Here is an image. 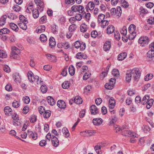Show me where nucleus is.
Listing matches in <instances>:
<instances>
[{
	"label": "nucleus",
	"instance_id": "13d9d810",
	"mask_svg": "<svg viewBox=\"0 0 154 154\" xmlns=\"http://www.w3.org/2000/svg\"><path fill=\"white\" fill-rule=\"evenodd\" d=\"M37 117L35 115H32L30 119V121L31 123H34L36 121Z\"/></svg>",
	"mask_w": 154,
	"mask_h": 154
},
{
	"label": "nucleus",
	"instance_id": "de8ad7c7",
	"mask_svg": "<svg viewBox=\"0 0 154 154\" xmlns=\"http://www.w3.org/2000/svg\"><path fill=\"white\" fill-rule=\"evenodd\" d=\"M122 12L121 8L120 7H117L116 9V15L119 17H120Z\"/></svg>",
	"mask_w": 154,
	"mask_h": 154
},
{
	"label": "nucleus",
	"instance_id": "2eb2a0df",
	"mask_svg": "<svg viewBox=\"0 0 154 154\" xmlns=\"http://www.w3.org/2000/svg\"><path fill=\"white\" fill-rule=\"evenodd\" d=\"M90 110L91 114L95 115L98 112V109L95 105H92L90 108Z\"/></svg>",
	"mask_w": 154,
	"mask_h": 154
},
{
	"label": "nucleus",
	"instance_id": "4be33fe9",
	"mask_svg": "<svg viewBox=\"0 0 154 154\" xmlns=\"http://www.w3.org/2000/svg\"><path fill=\"white\" fill-rule=\"evenodd\" d=\"M7 17V16L6 15H4L1 17L0 19V26H2L5 25L6 23Z\"/></svg>",
	"mask_w": 154,
	"mask_h": 154
},
{
	"label": "nucleus",
	"instance_id": "c9c22d12",
	"mask_svg": "<svg viewBox=\"0 0 154 154\" xmlns=\"http://www.w3.org/2000/svg\"><path fill=\"white\" fill-rule=\"evenodd\" d=\"M7 55L5 51L0 50V61H1L3 58H6Z\"/></svg>",
	"mask_w": 154,
	"mask_h": 154
},
{
	"label": "nucleus",
	"instance_id": "473e14b6",
	"mask_svg": "<svg viewBox=\"0 0 154 154\" xmlns=\"http://www.w3.org/2000/svg\"><path fill=\"white\" fill-rule=\"evenodd\" d=\"M62 131L65 137H68L69 136V134L67 128H63L62 130Z\"/></svg>",
	"mask_w": 154,
	"mask_h": 154
},
{
	"label": "nucleus",
	"instance_id": "72a5a7b5",
	"mask_svg": "<svg viewBox=\"0 0 154 154\" xmlns=\"http://www.w3.org/2000/svg\"><path fill=\"white\" fill-rule=\"evenodd\" d=\"M88 27L85 23H82L80 26V30L82 32H85L87 30Z\"/></svg>",
	"mask_w": 154,
	"mask_h": 154
},
{
	"label": "nucleus",
	"instance_id": "e2e57ef3",
	"mask_svg": "<svg viewBox=\"0 0 154 154\" xmlns=\"http://www.w3.org/2000/svg\"><path fill=\"white\" fill-rule=\"evenodd\" d=\"M118 118L115 116H113L112 117V119L111 121L110 122V125L114 124L117 121Z\"/></svg>",
	"mask_w": 154,
	"mask_h": 154
},
{
	"label": "nucleus",
	"instance_id": "052dcab7",
	"mask_svg": "<svg viewBox=\"0 0 154 154\" xmlns=\"http://www.w3.org/2000/svg\"><path fill=\"white\" fill-rule=\"evenodd\" d=\"M23 100H24V102L26 104L29 103L30 101V99L29 97L27 96L24 97Z\"/></svg>",
	"mask_w": 154,
	"mask_h": 154
},
{
	"label": "nucleus",
	"instance_id": "a878e982",
	"mask_svg": "<svg viewBox=\"0 0 154 154\" xmlns=\"http://www.w3.org/2000/svg\"><path fill=\"white\" fill-rule=\"evenodd\" d=\"M76 57L78 59H86L87 57V55L85 54H84L81 52H79L76 54Z\"/></svg>",
	"mask_w": 154,
	"mask_h": 154
},
{
	"label": "nucleus",
	"instance_id": "6e6552de",
	"mask_svg": "<svg viewBox=\"0 0 154 154\" xmlns=\"http://www.w3.org/2000/svg\"><path fill=\"white\" fill-rule=\"evenodd\" d=\"M28 136L33 140H36L37 138V134L36 132H33L31 130L28 131Z\"/></svg>",
	"mask_w": 154,
	"mask_h": 154
},
{
	"label": "nucleus",
	"instance_id": "603ef678",
	"mask_svg": "<svg viewBox=\"0 0 154 154\" xmlns=\"http://www.w3.org/2000/svg\"><path fill=\"white\" fill-rule=\"evenodd\" d=\"M101 26L103 28H104L105 26H107L109 24L108 21L104 20L101 23Z\"/></svg>",
	"mask_w": 154,
	"mask_h": 154
},
{
	"label": "nucleus",
	"instance_id": "c756f323",
	"mask_svg": "<svg viewBox=\"0 0 154 154\" xmlns=\"http://www.w3.org/2000/svg\"><path fill=\"white\" fill-rule=\"evenodd\" d=\"M33 17L35 19H37L39 17V13L38 10L36 9H33L32 12Z\"/></svg>",
	"mask_w": 154,
	"mask_h": 154
},
{
	"label": "nucleus",
	"instance_id": "0e129e2a",
	"mask_svg": "<svg viewBox=\"0 0 154 154\" xmlns=\"http://www.w3.org/2000/svg\"><path fill=\"white\" fill-rule=\"evenodd\" d=\"M148 23L150 24H154V17H151L147 20Z\"/></svg>",
	"mask_w": 154,
	"mask_h": 154
},
{
	"label": "nucleus",
	"instance_id": "864d4df0",
	"mask_svg": "<svg viewBox=\"0 0 154 154\" xmlns=\"http://www.w3.org/2000/svg\"><path fill=\"white\" fill-rule=\"evenodd\" d=\"M152 74H148L145 77L144 79L146 81H148L151 79L153 77Z\"/></svg>",
	"mask_w": 154,
	"mask_h": 154
},
{
	"label": "nucleus",
	"instance_id": "5fc2aeb1",
	"mask_svg": "<svg viewBox=\"0 0 154 154\" xmlns=\"http://www.w3.org/2000/svg\"><path fill=\"white\" fill-rule=\"evenodd\" d=\"M112 74L115 76H119V70L117 69H114L112 71Z\"/></svg>",
	"mask_w": 154,
	"mask_h": 154
},
{
	"label": "nucleus",
	"instance_id": "c03bdc74",
	"mask_svg": "<svg viewBox=\"0 0 154 154\" xmlns=\"http://www.w3.org/2000/svg\"><path fill=\"white\" fill-rule=\"evenodd\" d=\"M76 28L77 26L75 24H72L70 26L69 29L70 32H72L74 31Z\"/></svg>",
	"mask_w": 154,
	"mask_h": 154
},
{
	"label": "nucleus",
	"instance_id": "e433bc0d",
	"mask_svg": "<svg viewBox=\"0 0 154 154\" xmlns=\"http://www.w3.org/2000/svg\"><path fill=\"white\" fill-rule=\"evenodd\" d=\"M44 112V113H43V116L44 118L46 119L48 118L51 116V111L49 110H45Z\"/></svg>",
	"mask_w": 154,
	"mask_h": 154
},
{
	"label": "nucleus",
	"instance_id": "dca6fc26",
	"mask_svg": "<svg viewBox=\"0 0 154 154\" xmlns=\"http://www.w3.org/2000/svg\"><path fill=\"white\" fill-rule=\"evenodd\" d=\"M115 27L112 25H109L106 29L107 33L108 34H111L115 31Z\"/></svg>",
	"mask_w": 154,
	"mask_h": 154
},
{
	"label": "nucleus",
	"instance_id": "b1692460",
	"mask_svg": "<svg viewBox=\"0 0 154 154\" xmlns=\"http://www.w3.org/2000/svg\"><path fill=\"white\" fill-rule=\"evenodd\" d=\"M45 26L42 25L38 26L36 30V32L38 33H41L45 31Z\"/></svg>",
	"mask_w": 154,
	"mask_h": 154
},
{
	"label": "nucleus",
	"instance_id": "aec40b11",
	"mask_svg": "<svg viewBox=\"0 0 154 154\" xmlns=\"http://www.w3.org/2000/svg\"><path fill=\"white\" fill-rule=\"evenodd\" d=\"M28 22H20L18 23V25L20 28L24 30H26L27 29V26L26 24Z\"/></svg>",
	"mask_w": 154,
	"mask_h": 154
},
{
	"label": "nucleus",
	"instance_id": "3c124183",
	"mask_svg": "<svg viewBox=\"0 0 154 154\" xmlns=\"http://www.w3.org/2000/svg\"><path fill=\"white\" fill-rule=\"evenodd\" d=\"M63 48L65 49H67L69 47V45L68 42H62Z\"/></svg>",
	"mask_w": 154,
	"mask_h": 154
},
{
	"label": "nucleus",
	"instance_id": "9b49d317",
	"mask_svg": "<svg viewBox=\"0 0 154 154\" xmlns=\"http://www.w3.org/2000/svg\"><path fill=\"white\" fill-rule=\"evenodd\" d=\"M51 142L53 146L55 147L58 146L59 145V141L55 136H52Z\"/></svg>",
	"mask_w": 154,
	"mask_h": 154
},
{
	"label": "nucleus",
	"instance_id": "ea45409f",
	"mask_svg": "<svg viewBox=\"0 0 154 154\" xmlns=\"http://www.w3.org/2000/svg\"><path fill=\"white\" fill-rule=\"evenodd\" d=\"M121 6L124 8H127L128 6V3L125 0H121Z\"/></svg>",
	"mask_w": 154,
	"mask_h": 154
},
{
	"label": "nucleus",
	"instance_id": "1a4fd4ad",
	"mask_svg": "<svg viewBox=\"0 0 154 154\" xmlns=\"http://www.w3.org/2000/svg\"><path fill=\"white\" fill-rule=\"evenodd\" d=\"M125 136L132 137H137L138 135L134 132H132L130 131H125L124 132Z\"/></svg>",
	"mask_w": 154,
	"mask_h": 154
},
{
	"label": "nucleus",
	"instance_id": "f03ea898",
	"mask_svg": "<svg viewBox=\"0 0 154 154\" xmlns=\"http://www.w3.org/2000/svg\"><path fill=\"white\" fill-rule=\"evenodd\" d=\"M27 76L29 81L30 82H34V83L38 85H42L43 84V81L41 80V79L39 78L37 75H34L33 73L31 71H28Z\"/></svg>",
	"mask_w": 154,
	"mask_h": 154
},
{
	"label": "nucleus",
	"instance_id": "09e8293b",
	"mask_svg": "<svg viewBox=\"0 0 154 154\" xmlns=\"http://www.w3.org/2000/svg\"><path fill=\"white\" fill-rule=\"evenodd\" d=\"M114 37L117 40H119L120 38V36L119 32L117 31L114 32Z\"/></svg>",
	"mask_w": 154,
	"mask_h": 154
},
{
	"label": "nucleus",
	"instance_id": "f257e3e1",
	"mask_svg": "<svg viewBox=\"0 0 154 154\" xmlns=\"http://www.w3.org/2000/svg\"><path fill=\"white\" fill-rule=\"evenodd\" d=\"M140 73L138 68H134L130 70L126 73V81L127 82H130L132 78L134 80L137 79L139 78Z\"/></svg>",
	"mask_w": 154,
	"mask_h": 154
},
{
	"label": "nucleus",
	"instance_id": "bf43d9fd",
	"mask_svg": "<svg viewBox=\"0 0 154 154\" xmlns=\"http://www.w3.org/2000/svg\"><path fill=\"white\" fill-rule=\"evenodd\" d=\"M40 89L43 93H46L47 90V88L45 85H42L40 88Z\"/></svg>",
	"mask_w": 154,
	"mask_h": 154
},
{
	"label": "nucleus",
	"instance_id": "c85d7f7f",
	"mask_svg": "<svg viewBox=\"0 0 154 154\" xmlns=\"http://www.w3.org/2000/svg\"><path fill=\"white\" fill-rule=\"evenodd\" d=\"M149 99V97L148 95H145L141 100V103L143 105L146 104Z\"/></svg>",
	"mask_w": 154,
	"mask_h": 154
},
{
	"label": "nucleus",
	"instance_id": "a19ab883",
	"mask_svg": "<svg viewBox=\"0 0 154 154\" xmlns=\"http://www.w3.org/2000/svg\"><path fill=\"white\" fill-rule=\"evenodd\" d=\"M147 56L149 58L154 57V51L152 50L149 51L147 53Z\"/></svg>",
	"mask_w": 154,
	"mask_h": 154
},
{
	"label": "nucleus",
	"instance_id": "2f4dec72",
	"mask_svg": "<svg viewBox=\"0 0 154 154\" xmlns=\"http://www.w3.org/2000/svg\"><path fill=\"white\" fill-rule=\"evenodd\" d=\"M69 72V74L72 76L73 75L75 72V69L72 65L70 66L68 69Z\"/></svg>",
	"mask_w": 154,
	"mask_h": 154
},
{
	"label": "nucleus",
	"instance_id": "7ed1b4c3",
	"mask_svg": "<svg viewBox=\"0 0 154 154\" xmlns=\"http://www.w3.org/2000/svg\"><path fill=\"white\" fill-rule=\"evenodd\" d=\"M138 42L141 47H145L149 44V39L147 36H142L140 38Z\"/></svg>",
	"mask_w": 154,
	"mask_h": 154
},
{
	"label": "nucleus",
	"instance_id": "37998d69",
	"mask_svg": "<svg viewBox=\"0 0 154 154\" xmlns=\"http://www.w3.org/2000/svg\"><path fill=\"white\" fill-rule=\"evenodd\" d=\"M12 106L14 108H17L20 105V103L16 100L14 101L12 103Z\"/></svg>",
	"mask_w": 154,
	"mask_h": 154
},
{
	"label": "nucleus",
	"instance_id": "4d7b16f0",
	"mask_svg": "<svg viewBox=\"0 0 154 154\" xmlns=\"http://www.w3.org/2000/svg\"><path fill=\"white\" fill-rule=\"evenodd\" d=\"M91 75V73L89 72L85 73L83 76V79L84 80H86L90 77Z\"/></svg>",
	"mask_w": 154,
	"mask_h": 154
},
{
	"label": "nucleus",
	"instance_id": "58836bf2",
	"mask_svg": "<svg viewBox=\"0 0 154 154\" xmlns=\"http://www.w3.org/2000/svg\"><path fill=\"white\" fill-rule=\"evenodd\" d=\"M41 42H45L47 40V36L45 34H42L39 38Z\"/></svg>",
	"mask_w": 154,
	"mask_h": 154
},
{
	"label": "nucleus",
	"instance_id": "6ab92c4d",
	"mask_svg": "<svg viewBox=\"0 0 154 154\" xmlns=\"http://www.w3.org/2000/svg\"><path fill=\"white\" fill-rule=\"evenodd\" d=\"M33 3L32 2H31L29 3L26 8V12L28 13H31L32 11L33 12Z\"/></svg>",
	"mask_w": 154,
	"mask_h": 154
},
{
	"label": "nucleus",
	"instance_id": "f8f14e48",
	"mask_svg": "<svg viewBox=\"0 0 154 154\" xmlns=\"http://www.w3.org/2000/svg\"><path fill=\"white\" fill-rule=\"evenodd\" d=\"M103 122L102 119L100 118H94L93 120V122L95 125H99L102 124Z\"/></svg>",
	"mask_w": 154,
	"mask_h": 154
},
{
	"label": "nucleus",
	"instance_id": "20e7f679",
	"mask_svg": "<svg viewBox=\"0 0 154 154\" xmlns=\"http://www.w3.org/2000/svg\"><path fill=\"white\" fill-rule=\"evenodd\" d=\"M116 82V79L114 78H111L110 79L109 82L105 84V88L107 89H112L113 88Z\"/></svg>",
	"mask_w": 154,
	"mask_h": 154
},
{
	"label": "nucleus",
	"instance_id": "0eeeda50",
	"mask_svg": "<svg viewBox=\"0 0 154 154\" xmlns=\"http://www.w3.org/2000/svg\"><path fill=\"white\" fill-rule=\"evenodd\" d=\"M75 47L77 48H80V50L82 51L84 50L86 48L85 44L83 42L77 41L75 43Z\"/></svg>",
	"mask_w": 154,
	"mask_h": 154
},
{
	"label": "nucleus",
	"instance_id": "49530a36",
	"mask_svg": "<svg viewBox=\"0 0 154 154\" xmlns=\"http://www.w3.org/2000/svg\"><path fill=\"white\" fill-rule=\"evenodd\" d=\"M120 32L121 34L125 36L126 35L127 32V28L126 26H123L122 29L120 30Z\"/></svg>",
	"mask_w": 154,
	"mask_h": 154
},
{
	"label": "nucleus",
	"instance_id": "423d86ee",
	"mask_svg": "<svg viewBox=\"0 0 154 154\" xmlns=\"http://www.w3.org/2000/svg\"><path fill=\"white\" fill-rule=\"evenodd\" d=\"M20 53V50L15 46H13L12 48L11 54L12 57L15 59H18V55Z\"/></svg>",
	"mask_w": 154,
	"mask_h": 154
},
{
	"label": "nucleus",
	"instance_id": "4468645a",
	"mask_svg": "<svg viewBox=\"0 0 154 154\" xmlns=\"http://www.w3.org/2000/svg\"><path fill=\"white\" fill-rule=\"evenodd\" d=\"M57 104L58 107L60 108L64 109L66 107V103L62 100H58L57 102Z\"/></svg>",
	"mask_w": 154,
	"mask_h": 154
},
{
	"label": "nucleus",
	"instance_id": "393cba45",
	"mask_svg": "<svg viewBox=\"0 0 154 154\" xmlns=\"http://www.w3.org/2000/svg\"><path fill=\"white\" fill-rule=\"evenodd\" d=\"M49 45L51 48L54 47L56 45L54 38L53 37H51L49 39Z\"/></svg>",
	"mask_w": 154,
	"mask_h": 154
},
{
	"label": "nucleus",
	"instance_id": "39448f33",
	"mask_svg": "<svg viewBox=\"0 0 154 154\" xmlns=\"http://www.w3.org/2000/svg\"><path fill=\"white\" fill-rule=\"evenodd\" d=\"M131 28L133 29V30H135L136 27L134 24L131 25L129 27V32L131 33L128 36V38L130 40H133L136 36V33L135 32L132 31H131Z\"/></svg>",
	"mask_w": 154,
	"mask_h": 154
},
{
	"label": "nucleus",
	"instance_id": "8fccbe9b",
	"mask_svg": "<svg viewBox=\"0 0 154 154\" xmlns=\"http://www.w3.org/2000/svg\"><path fill=\"white\" fill-rule=\"evenodd\" d=\"M62 87L64 89H67L69 87V84L68 82H65L62 84Z\"/></svg>",
	"mask_w": 154,
	"mask_h": 154
},
{
	"label": "nucleus",
	"instance_id": "412c9836",
	"mask_svg": "<svg viewBox=\"0 0 154 154\" xmlns=\"http://www.w3.org/2000/svg\"><path fill=\"white\" fill-rule=\"evenodd\" d=\"M127 56V54L126 52H123L120 53L118 56L117 59L119 60H124Z\"/></svg>",
	"mask_w": 154,
	"mask_h": 154
},
{
	"label": "nucleus",
	"instance_id": "69168bd1",
	"mask_svg": "<svg viewBox=\"0 0 154 154\" xmlns=\"http://www.w3.org/2000/svg\"><path fill=\"white\" fill-rule=\"evenodd\" d=\"M38 109L39 112L40 114L43 113L45 110V107L42 106H39Z\"/></svg>",
	"mask_w": 154,
	"mask_h": 154
},
{
	"label": "nucleus",
	"instance_id": "cd10ccee",
	"mask_svg": "<svg viewBox=\"0 0 154 154\" xmlns=\"http://www.w3.org/2000/svg\"><path fill=\"white\" fill-rule=\"evenodd\" d=\"M9 25L11 28L15 32H17L19 28L17 25L14 23H11L9 24Z\"/></svg>",
	"mask_w": 154,
	"mask_h": 154
},
{
	"label": "nucleus",
	"instance_id": "7c9ffc66",
	"mask_svg": "<svg viewBox=\"0 0 154 154\" xmlns=\"http://www.w3.org/2000/svg\"><path fill=\"white\" fill-rule=\"evenodd\" d=\"M74 102L77 104H81L82 102V100L80 97L78 96H76L74 99Z\"/></svg>",
	"mask_w": 154,
	"mask_h": 154
},
{
	"label": "nucleus",
	"instance_id": "a18cd8bd",
	"mask_svg": "<svg viewBox=\"0 0 154 154\" xmlns=\"http://www.w3.org/2000/svg\"><path fill=\"white\" fill-rule=\"evenodd\" d=\"M7 17L11 19L14 20L17 18L16 16L13 14L9 13L7 14Z\"/></svg>",
	"mask_w": 154,
	"mask_h": 154
},
{
	"label": "nucleus",
	"instance_id": "bb28decb",
	"mask_svg": "<svg viewBox=\"0 0 154 154\" xmlns=\"http://www.w3.org/2000/svg\"><path fill=\"white\" fill-rule=\"evenodd\" d=\"M47 100L48 103L51 106H53L55 103L54 99L51 96H48L47 97Z\"/></svg>",
	"mask_w": 154,
	"mask_h": 154
},
{
	"label": "nucleus",
	"instance_id": "a211bd4d",
	"mask_svg": "<svg viewBox=\"0 0 154 154\" xmlns=\"http://www.w3.org/2000/svg\"><path fill=\"white\" fill-rule=\"evenodd\" d=\"M4 112L6 115L9 116L12 113V109L9 106H7L4 108Z\"/></svg>",
	"mask_w": 154,
	"mask_h": 154
},
{
	"label": "nucleus",
	"instance_id": "680f3d73",
	"mask_svg": "<svg viewBox=\"0 0 154 154\" xmlns=\"http://www.w3.org/2000/svg\"><path fill=\"white\" fill-rule=\"evenodd\" d=\"M19 19L20 21V22H27V18L23 15H20L19 16Z\"/></svg>",
	"mask_w": 154,
	"mask_h": 154
},
{
	"label": "nucleus",
	"instance_id": "79ce46f5",
	"mask_svg": "<svg viewBox=\"0 0 154 154\" xmlns=\"http://www.w3.org/2000/svg\"><path fill=\"white\" fill-rule=\"evenodd\" d=\"M142 130L146 133H147L149 131L150 129L149 127L147 125H143L142 127Z\"/></svg>",
	"mask_w": 154,
	"mask_h": 154
},
{
	"label": "nucleus",
	"instance_id": "ddd939ff",
	"mask_svg": "<svg viewBox=\"0 0 154 154\" xmlns=\"http://www.w3.org/2000/svg\"><path fill=\"white\" fill-rule=\"evenodd\" d=\"M95 7V4L93 2H88L87 7L86 9L88 12V10L90 11H92Z\"/></svg>",
	"mask_w": 154,
	"mask_h": 154
},
{
	"label": "nucleus",
	"instance_id": "f3484780",
	"mask_svg": "<svg viewBox=\"0 0 154 154\" xmlns=\"http://www.w3.org/2000/svg\"><path fill=\"white\" fill-rule=\"evenodd\" d=\"M111 42L109 41H106L104 43L103 46L104 51H107L109 50L111 47Z\"/></svg>",
	"mask_w": 154,
	"mask_h": 154
},
{
	"label": "nucleus",
	"instance_id": "774afa93",
	"mask_svg": "<svg viewBox=\"0 0 154 154\" xmlns=\"http://www.w3.org/2000/svg\"><path fill=\"white\" fill-rule=\"evenodd\" d=\"M67 67H65L63 69L62 72H61L62 75L63 76H66L67 74Z\"/></svg>",
	"mask_w": 154,
	"mask_h": 154
},
{
	"label": "nucleus",
	"instance_id": "f704fd0d",
	"mask_svg": "<svg viewBox=\"0 0 154 154\" xmlns=\"http://www.w3.org/2000/svg\"><path fill=\"white\" fill-rule=\"evenodd\" d=\"M105 15L103 14H99L98 17V22L99 23H100L104 20L105 17Z\"/></svg>",
	"mask_w": 154,
	"mask_h": 154
},
{
	"label": "nucleus",
	"instance_id": "338daca9",
	"mask_svg": "<svg viewBox=\"0 0 154 154\" xmlns=\"http://www.w3.org/2000/svg\"><path fill=\"white\" fill-rule=\"evenodd\" d=\"M3 70L5 72H10V67L7 65H4L3 68Z\"/></svg>",
	"mask_w": 154,
	"mask_h": 154
},
{
	"label": "nucleus",
	"instance_id": "4c0bfd02",
	"mask_svg": "<svg viewBox=\"0 0 154 154\" xmlns=\"http://www.w3.org/2000/svg\"><path fill=\"white\" fill-rule=\"evenodd\" d=\"M10 32V30L7 28H3L2 29H0V35L2 34H8Z\"/></svg>",
	"mask_w": 154,
	"mask_h": 154
},
{
	"label": "nucleus",
	"instance_id": "6e6d98bb",
	"mask_svg": "<svg viewBox=\"0 0 154 154\" xmlns=\"http://www.w3.org/2000/svg\"><path fill=\"white\" fill-rule=\"evenodd\" d=\"M78 5H74L71 7V9L72 11L76 12H78Z\"/></svg>",
	"mask_w": 154,
	"mask_h": 154
},
{
	"label": "nucleus",
	"instance_id": "5701e85b",
	"mask_svg": "<svg viewBox=\"0 0 154 154\" xmlns=\"http://www.w3.org/2000/svg\"><path fill=\"white\" fill-rule=\"evenodd\" d=\"M35 2L37 6H39L42 8L41 11H43L44 7V3L41 0H35Z\"/></svg>",
	"mask_w": 154,
	"mask_h": 154
},
{
	"label": "nucleus",
	"instance_id": "9d476101",
	"mask_svg": "<svg viewBox=\"0 0 154 154\" xmlns=\"http://www.w3.org/2000/svg\"><path fill=\"white\" fill-rule=\"evenodd\" d=\"M13 78L16 82H20L21 79L20 74L18 73H15L13 75Z\"/></svg>",
	"mask_w": 154,
	"mask_h": 154
}]
</instances>
